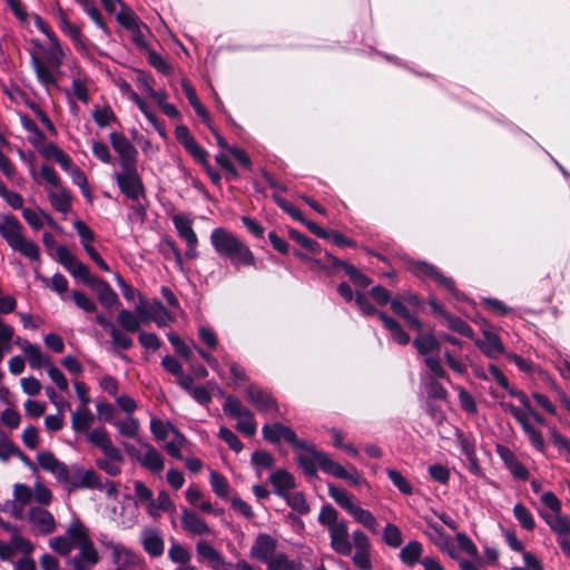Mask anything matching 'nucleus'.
Instances as JSON below:
<instances>
[{
	"instance_id": "6e6d98bb",
	"label": "nucleus",
	"mask_w": 570,
	"mask_h": 570,
	"mask_svg": "<svg viewBox=\"0 0 570 570\" xmlns=\"http://www.w3.org/2000/svg\"><path fill=\"white\" fill-rule=\"evenodd\" d=\"M168 558L175 563L187 564L190 561V553L184 546L173 541L168 550Z\"/></svg>"
},
{
	"instance_id": "603ef678",
	"label": "nucleus",
	"mask_w": 570,
	"mask_h": 570,
	"mask_svg": "<svg viewBox=\"0 0 570 570\" xmlns=\"http://www.w3.org/2000/svg\"><path fill=\"white\" fill-rule=\"evenodd\" d=\"M386 473L389 475L390 481L393 483L397 490L405 494L411 495L413 493V488L410 482L403 476V474L394 469H387Z\"/></svg>"
},
{
	"instance_id": "412c9836",
	"label": "nucleus",
	"mask_w": 570,
	"mask_h": 570,
	"mask_svg": "<svg viewBox=\"0 0 570 570\" xmlns=\"http://www.w3.org/2000/svg\"><path fill=\"white\" fill-rule=\"evenodd\" d=\"M181 524L185 530L193 534L204 535L210 533V528L204 519H202L195 511L184 509L181 515Z\"/></svg>"
},
{
	"instance_id": "f257e3e1",
	"label": "nucleus",
	"mask_w": 570,
	"mask_h": 570,
	"mask_svg": "<svg viewBox=\"0 0 570 570\" xmlns=\"http://www.w3.org/2000/svg\"><path fill=\"white\" fill-rule=\"evenodd\" d=\"M210 244L215 252L230 262L235 269L240 267L256 268V257L247 244L224 227L213 229Z\"/></svg>"
},
{
	"instance_id": "338daca9",
	"label": "nucleus",
	"mask_w": 570,
	"mask_h": 570,
	"mask_svg": "<svg viewBox=\"0 0 570 570\" xmlns=\"http://www.w3.org/2000/svg\"><path fill=\"white\" fill-rule=\"evenodd\" d=\"M87 440L91 444L101 450H104L108 445V443L111 442L108 432L102 428L94 429L92 431H90L87 434Z\"/></svg>"
},
{
	"instance_id": "aec40b11",
	"label": "nucleus",
	"mask_w": 570,
	"mask_h": 570,
	"mask_svg": "<svg viewBox=\"0 0 570 570\" xmlns=\"http://www.w3.org/2000/svg\"><path fill=\"white\" fill-rule=\"evenodd\" d=\"M269 482L275 488V493L279 498H285L289 494V490L295 488L294 476L284 469H279L269 475Z\"/></svg>"
},
{
	"instance_id": "052dcab7",
	"label": "nucleus",
	"mask_w": 570,
	"mask_h": 570,
	"mask_svg": "<svg viewBox=\"0 0 570 570\" xmlns=\"http://www.w3.org/2000/svg\"><path fill=\"white\" fill-rule=\"evenodd\" d=\"M338 512L332 504H325L322 507L321 512L318 514V522L323 527H333L337 524L340 521L337 520Z\"/></svg>"
},
{
	"instance_id": "f03ea898",
	"label": "nucleus",
	"mask_w": 570,
	"mask_h": 570,
	"mask_svg": "<svg viewBox=\"0 0 570 570\" xmlns=\"http://www.w3.org/2000/svg\"><path fill=\"white\" fill-rule=\"evenodd\" d=\"M293 255L303 262H313L321 271L328 275H335L340 271H343L356 287L366 288L372 283V278L362 273L357 267L337 258L328 252H325L324 257L320 258H311L299 249H294Z\"/></svg>"
},
{
	"instance_id": "f704fd0d",
	"label": "nucleus",
	"mask_w": 570,
	"mask_h": 570,
	"mask_svg": "<svg viewBox=\"0 0 570 570\" xmlns=\"http://www.w3.org/2000/svg\"><path fill=\"white\" fill-rule=\"evenodd\" d=\"M413 346L420 355H428L432 352L439 351L441 347L440 341L432 334L420 335L413 340Z\"/></svg>"
},
{
	"instance_id": "ea45409f",
	"label": "nucleus",
	"mask_w": 570,
	"mask_h": 570,
	"mask_svg": "<svg viewBox=\"0 0 570 570\" xmlns=\"http://www.w3.org/2000/svg\"><path fill=\"white\" fill-rule=\"evenodd\" d=\"M139 317V315H135L131 311L122 308L117 315V323L124 331L136 333L140 328Z\"/></svg>"
},
{
	"instance_id": "5fc2aeb1",
	"label": "nucleus",
	"mask_w": 570,
	"mask_h": 570,
	"mask_svg": "<svg viewBox=\"0 0 570 570\" xmlns=\"http://www.w3.org/2000/svg\"><path fill=\"white\" fill-rule=\"evenodd\" d=\"M82 10L91 18V20L95 22V24L106 35V36H110L111 35V31L109 29V27L106 24V22L104 21V18L100 13V11L97 9V7L95 6V1L86 4V6H82L81 7Z\"/></svg>"
},
{
	"instance_id": "4d7b16f0",
	"label": "nucleus",
	"mask_w": 570,
	"mask_h": 570,
	"mask_svg": "<svg viewBox=\"0 0 570 570\" xmlns=\"http://www.w3.org/2000/svg\"><path fill=\"white\" fill-rule=\"evenodd\" d=\"M321 470L330 475L342 479L346 478V469L340 463L333 461L327 454L323 456V461H321Z\"/></svg>"
},
{
	"instance_id": "bf43d9fd",
	"label": "nucleus",
	"mask_w": 570,
	"mask_h": 570,
	"mask_svg": "<svg viewBox=\"0 0 570 570\" xmlns=\"http://www.w3.org/2000/svg\"><path fill=\"white\" fill-rule=\"evenodd\" d=\"M500 405L505 412H509L518 421L524 433L532 426V424L529 422L528 415L514 404L502 402Z\"/></svg>"
},
{
	"instance_id": "72a5a7b5",
	"label": "nucleus",
	"mask_w": 570,
	"mask_h": 570,
	"mask_svg": "<svg viewBox=\"0 0 570 570\" xmlns=\"http://www.w3.org/2000/svg\"><path fill=\"white\" fill-rule=\"evenodd\" d=\"M68 533L70 537L69 540L72 542V547L80 548V547H85L87 544H94V542L89 538L87 529L83 527V524L79 520L73 521L70 524V527L68 529Z\"/></svg>"
},
{
	"instance_id": "f8f14e48",
	"label": "nucleus",
	"mask_w": 570,
	"mask_h": 570,
	"mask_svg": "<svg viewBox=\"0 0 570 570\" xmlns=\"http://www.w3.org/2000/svg\"><path fill=\"white\" fill-rule=\"evenodd\" d=\"M263 438L273 444H276L284 439L292 446H303V443L299 442V438L296 433L287 425L282 423L274 424H265L262 429Z\"/></svg>"
},
{
	"instance_id": "09e8293b",
	"label": "nucleus",
	"mask_w": 570,
	"mask_h": 570,
	"mask_svg": "<svg viewBox=\"0 0 570 570\" xmlns=\"http://www.w3.org/2000/svg\"><path fill=\"white\" fill-rule=\"evenodd\" d=\"M49 200L57 212L66 214L70 209L71 194L68 189L62 188L58 194L51 193Z\"/></svg>"
},
{
	"instance_id": "2eb2a0df",
	"label": "nucleus",
	"mask_w": 570,
	"mask_h": 570,
	"mask_svg": "<svg viewBox=\"0 0 570 570\" xmlns=\"http://www.w3.org/2000/svg\"><path fill=\"white\" fill-rule=\"evenodd\" d=\"M276 547L277 542L272 535L259 533L250 548V557L267 562L273 558Z\"/></svg>"
},
{
	"instance_id": "ddd939ff",
	"label": "nucleus",
	"mask_w": 570,
	"mask_h": 570,
	"mask_svg": "<svg viewBox=\"0 0 570 570\" xmlns=\"http://www.w3.org/2000/svg\"><path fill=\"white\" fill-rule=\"evenodd\" d=\"M56 9L59 19L58 24L60 30L72 40L75 47L79 52L86 51V38L83 37L80 27L73 24L69 20L66 11L60 7L59 2H57Z\"/></svg>"
},
{
	"instance_id": "cd10ccee",
	"label": "nucleus",
	"mask_w": 570,
	"mask_h": 570,
	"mask_svg": "<svg viewBox=\"0 0 570 570\" xmlns=\"http://www.w3.org/2000/svg\"><path fill=\"white\" fill-rule=\"evenodd\" d=\"M423 553V546L420 541L412 540L409 541L400 551L399 558L400 560L406 564L407 567H413L417 562H421Z\"/></svg>"
},
{
	"instance_id": "7ed1b4c3",
	"label": "nucleus",
	"mask_w": 570,
	"mask_h": 570,
	"mask_svg": "<svg viewBox=\"0 0 570 570\" xmlns=\"http://www.w3.org/2000/svg\"><path fill=\"white\" fill-rule=\"evenodd\" d=\"M50 48L45 53V60H41L36 53L31 55V65L36 72V76L41 85L45 87L56 86L57 79L51 69H58L63 61L65 52L61 48L59 38L56 40H49Z\"/></svg>"
},
{
	"instance_id": "0eeeda50",
	"label": "nucleus",
	"mask_w": 570,
	"mask_h": 570,
	"mask_svg": "<svg viewBox=\"0 0 570 570\" xmlns=\"http://www.w3.org/2000/svg\"><path fill=\"white\" fill-rule=\"evenodd\" d=\"M109 140L112 149L119 156L120 167L137 165L139 153L134 144H131L122 132H110Z\"/></svg>"
},
{
	"instance_id": "680f3d73",
	"label": "nucleus",
	"mask_w": 570,
	"mask_h": 570,
	"mask_svg": "<svg viewBox=\"0 0 570 570\" xmlns=\"http://www.w3.org/2000/svg\"><path fill=\"white\" fill-rule=\"evenodd\" d=\"M135 492L136 495L142 502H149L148 512L150 515L156 517V512L154 511L156 502L153 500V491L144 484L141 481H135Z\"/></svg>"
},
{
	"instance_id": "864d4df0",
	"label": "nucleus",
	"mask_w": 570,
	"mask_h": 570,
	"mask_svg": "<svg viewBox=\"0 0 570 570\" xmlns=\"http://www.w3.org/2000/svg\"><path fill=\"white\" fill-rule=\"evenodd\" d=\"M383 540L391 548L401 547L403 537L399 527L393 523H387L383 530Z\"/></svg>"
},
{
	"instance_id": "de8ad7c7",
	"label": "nucleus",
	"mask_w": 570,
	"mask_h": 570,
	"mask_svg": "<svg viewBox=\"0 0 570 570\" xmlns=\"http://www.w3.org/2000/svg\"><path fill=\"white\" fill-rule=\"evenodd\" d=\"M424 389L429 400L444 401L449 395L446 389L432 376H429L425 381Z\"/></svg>"
},
{
	"instance_id": "9d476101",
	"label": "nucleus",
	"mask_w": 570,
	"mask_h": 570,
	"mask_svg": "<svg viewBox=\"0 0 570 570\" xmlns=\"http://www.w3.org/2000/svg\"><path fill=\"white\" fill-rule=\"evenodd\" d=\"M37 460L39 465L48 472L55 474L58 482L63 483L66 485L69 484L71 473L68 465L61 461H59L55 454L50 451H43L38 453Z\"/></svg>"
},
{
	"instance_id": "393cba45",
	"label": "nucleus",
	"mask_w": 570,
	"mask_h": 570,
	"mask_svg": "<svg viewBox=\"0 0 570 570\" xmlns=\"http://www.w3.org/2000/svg\"><path fill=\"white\" fill-rule=\"evenodd\" d=\"M379 318L397 344L406 345L410 343V335L402 328L401 324L396 320L389 316L385 312H381L379 314Z\"/></svg>"
},
{
	"instance_id": "58836bf2",
	"label": "nucleus",
	"mask_w": 570,
	"mask_h": 570,
	"mask_svg": "<svg viewBox=\"0 0 570 570\" xmlns=\"http://www.w3.org/2000/svg\"><path fill=\"white\" fill-rule=\"evenodd\" d=\"M23 352L32 368H40L42 366L47 367V360H50V357L43 355L38 345L26 342V345L23 346Z\"/></svg>"
},
{
	"instance_id": "20e7f679",
	"label": "nucleus",
	"mask_w": 570,
	"mask_h": 570,
	"mask_svg": "<svg viewBox=\"0 0 570 570\" xmlns=\"http://www.w3.org/2000/svg\"><path fill=\"white\" fill-rule=\"evenodd\" d=\"M407 269L422 281H434L439 286L445 288L454 298L462 301L464 294L456 288L455 281L442 274L434 265L425 261L409 259L406 262Z\"/></svg>"
},
{
	"instance_id": "4468645a",
	"label": "nucleus",
	"mask_w": 570,
	"mask_h": 570,
	"mask_svg": "<svg viewBox=\"0 0 570 570\" xmlns=\"http://www.w3.org/2000/svg\"><path fill=\"white\" fill-rule=\"evenodd\" d=\"M247 400L259 411V412H269L272 410L277 409V402L273 397V395L266 391L261 389L255 384H250L245 390Z\"/></svg>"
},
{
	"instance_id": "e2e57ef3",
	"label": "nucleus",
	"mask_w": 570,
	"mask_h": 570,
	"mask_svg": "<svg viewBox=\"0 0 570 570\" xmlns=\"http://www.w3.org/2000/svg\"><path fill=\"white\" fill-rule=\"evenodd\" d=\"M216 163L226 171V179L227 180H237L239 179V173L236 169L233 161L229 159V157L224 154L219 153L215 156Z\"/></svg>"
},
{
	"instance_id": "79ce46f5",
	"label": "nucleus",
	"mask_w": 570,
	"mask_h": 570,
	"mask_svg": "<svg viewBox=\"0 0 570 570\" xmlns=\"http://www.w3.org/2000/svg\"><path fill=\"white\" fill-rule=\"evenodd\" d=\"M288 236L292 240L296 242L311 254L316 255L322 253L321 245L316 240L304 235L302 232L291 228L288 230Z\"/></svg>"
},
{
	"instance_id": "f3484780",
	"label": "nucleus",
	"mask_w": 570,
	"mask_h": 570,
	"mask_svg": "<svg viewBox=\"0 0 570 570\" xmlns=\"http://www.w3.org/2000/svg\"><path fill=\"white\" fill-rule=\"evenodd\" d=\"M150 311L153 315H150L146 307L137 306L136 312L140 316L141 320L146 321L153 318V321L159 326H164L166 321L174 322V315L165 307V305L159 299H154Z\"/></svg>"
},
{
	"instance_id": "49530a36",
	"label": "nucleus",
	"mask_w": 570,
	"mask_h": 570,
	"mask_svg": "<svg viewBox=\"0 0 570 570\" xmlns=\"http://www.w3.org/2000/svg\"><path fill=\"white\" fill-rule=\"evenodd\" d=\"M358 523L363 524L370 531H376V519L371 513V511L365 510L361 507L354 505L353 509L348 512Z\"/></svg>"
},
{
	"instance_id": "bb28decb",
	"label": "nucleus",
	"mask_w": 570,
	"mask_h": 570,
	"mask_svg": "<svg viewBox=\"0 0 570 570\" xmlns=\"http://www.w3.org/2000/svg\"><path fill=\"white\" fill-rule=\"evenodd\" d=\"M390 304H391L392 312L394 314H396L397 316L404 318L411 328H413L420 333L423 331L422 322L420 321L419 317H416L415 315H413L412 313L409 312V309L402 298H400V299L392 298L390 301Z\"/></svg>"
},
{
	"instance_id": "3c124183",
	"label": "nucleus",
	"mask_w": 570,
	"mask_h": 570,
	"mask_svg": "<svg viewBox=\"0 0 570 570\" xmlns=\"http://www.w3.org/2000/svg\"><path fill=\"white\" fill-rule=\"evenodd\" d=\"M283 499L297 513L304 515L309 512V504L307 503L303 492L289 493Z\"/></svg>"
},
{
	"instance_id": "39448f33",
	"label": "nucleus",
	"mask_w": 570,
	"mask_h": 570,
	"mask_svg": "<svg viewBox=\"0 0 570 570\" xmlns=\"http://www.w3.org/2000/svg\"><path fill=\"white\" fill-rule=\"evenodd\" d=\"M121 171L114 174L115 180L120 193L131 202H138L146 198V188L141 176L137 170V165L120 167Z\"/></svg>"
},
{
	"instance_id": "e433bc0d",
	"label": "nucleus",
	"mask_w": 570,
	"mask_h": 570,
	"mask_svg": "<svg viewBox=\"0 0 570 570\" xmlns=\"http://www.w3.org/2000/svg\"><path fill=\"white\" fill-rule=\"evenodd\" d=\"M11 248L30 261H40L39 246L35 242L26 239L23 235L14 244H11Z\"/></svg>"
},
{
	"instance_id": "a211bd4d",
	"label": "nucleus",
	"mask_w": 570,
	"mask_h": 570,
	"mask_svg": "<svg viewBox=\"0 0 570 570\" xmlns=\"http://www.w3.org/2000/svg\"><path fill=\"white\" fill-rule=\"evenodd\" d=\"M141 546L151 558L164 554L165 543L158 530L149 528L141 532Z\"/></svg>"
},
{
	"instance_id": "c03bdc74",
	"label": "nucleus",
	"mask_w": 570,
	"mask_h": 570,
	"mask_svg": "<svg viewBox=\"0 0 570 570\" xmlns=\"http://www.w3.org/2000/svg\"><path fill=\"white\" fill-rule=\"evenodd\" d=\"M514 518L519 524L527 531H532L535 528V521L530 510L522 503H517L513 508Z\"/></svg>"
},
{
	"instance_id": "473e14b6",
	"label": "nucleus",
	"mask_w": 570,
	"mask_h": 570,
	"mask_svg": "<svg viewBox=\"0 0 570 570\" xmlns=\"http://www.w3.org/2000/svg\"><path fill=\"white\" fill-rule=\"evenodd\" d=\"M117 22L127 31L136 29L142 21L127 3H121V9L116 12Z\"/></svg>"
},
{
	"instance_id": "774afa93",
	"label": "nucleus",
	"mask_w": 570,
	"mask_h": 570,
	"mask_svg": "<svg viewBox=\"0 0 570 570\" xmlns=\"http://www.w3.org/2000/svg\"><path fill=\"white\" fill-rule=\"evenodd\" d=\"M69 175H70V177L72 179V183L75 185H77L81 189L83 196L90 198L91 197V190H90V187H89V184H88L87 176L83 173V170L76 166L69 173Z\"/></svg>"
},
{
	"instance_id": "5701e85b",
	"label": "nucleus",
	"mask_w": 570,
	"mask_h": 570,
	"mask_svg": "<svg viewBox=\"0 0 570 570\" xmlns=\"http://www.w3.org/2000/svg\"><path fill=\"white\" fill-rule=\"evenodd\" d=\"M196 551L200 559L209 562L213 570H220L222 566H226L223 554L206 541H199Z\"/></svg>"
},
{
	"instance_id": "2f4dec72",
	"label": "nucleus",
	"mask_w": 570,
	"mask_h": 570,
	"mask_svg": "<svg viewBox=\"0 0 570 570\" xmlns=\"http://www.w3.org/2000/svg\"><path fill=\"white\" fill-rule=\"evenodd\" d=\"M173 223L178 233V236L186 243L198 242V237L193 229V220L190 218L183 215H175L173 217Z\"/></svg>"
},
{
	"instance_id": "0e129e2a",
	"label": "nucleus",
	"mask_w": 570,
	"mask_h": 570,
	"mask_svg": "<svg viewBox=\"0 0 570 570\" xmlns=\"http://www.w3.org/2000/svg\"><path fill=\"white\" fill-rule=\"evenodd\" d=\"M250 462L255 468L271 469L274 465V456L264 450H256L252 453Z\"/></svg>"
},
{
	"instance_id": "c756f323",
	"label": "nucleus",
	"mask_w": 570,
	"mask_h": 570,
	"mask_svg": "<svg viewBox=\"0 0 570 570\" xmlns=\"http://www.w3.org/2000/svg\"><path fill=\"white\" fill-rule=\"evenodd\" d=\"M142 445L147 448V452L140 463L153 473L161 472L165 466L161 454L150 443H142Z\"/></svg>"
},
{
	"instance_id": "c85d7f7f",
	"label": "nucleus",
	"mask_w": 570,
	"mask_h": 570,
	"mask_svg": "<svg viewBox=\"0 0 570 570\" xmlns=\"http://www.w3.org/2000/svg\"><path fill=\"white\" fill-rule=\"evenodd\" d=\"M542 519L558 534H570V517L559 513L540 512Z\"/></svg>"
},
{
	"instance_id": "6e6552de",
	"label": "nucleus",
	"mask_w": 570,
	"mask_h": 570,
	"mask_svg": "<svg viewBox=\"0 0 570 570\" xmlns=\"http://www.w3.org/2000/svg\"><path fill=\"white\" fill-rule=\"evenodd\" d=\"M175 137L197 164L203 166L208 163V151L197 142L186 125L176 127Z\"/></svg>"
},
{
	"instance_id": "c9c22d12",
	"label": "nucleus",
	"mask_w": 570,
	"mask_h": 570,
	"mask_svg": "<svg viewBox=\"0 0 570 570\" xmlns=\"http://www.w3.org/2000/svg\"><path fill=\"white\" fill-rule=\"evenodd\" d=\"M92 421L94 415L90 410L86 406H81L72 413L71 426L76 432H86Z\"/></svg>"
},
{
	"instance_id": "423d86ee",
	"label": "nucleus",
	"mask_w": 570,
	"mask_h": 570,
	"mask_svg": "<svg viewBox=\"0 0 570 570\" xmlns=\"http://www.w3.org/2000/svg\"><path fill=\"white\" fill-rule=\"evenodd\" d=\"M299 442L303 443V446H293L304 451L296 455L297 463L305 475L316 478L317 466L321 469V461H323V456H326V452L318 450L314 443L303 439H299Z\"/></svg>"
},
{
	"instance_id": "7c9ffc66",
	"label": "nucleus",
	"mask_w": 570,
	"mask_h": 570,
	"mask_svg": "<svg viewBox=\"0 0 570 570\" xmlns=\"http://www.w3.org/2000/svg\"><path fill=\"white\" fill-rule=\"evenodd\" d=\"M223 411L232 419L253 417V412L245 407L239 399L234 395H228L223 404Z\"/></svg>"
},
{
	"instance_id": "a18cd8bd",
	"label": "nucleus",
	"mask_w": 570,
	"mask_h": 570,
	"mask_svg": "<svg viewBox=\"0 0 570 570\" xmlns=\"http://www.w3.org/2000/svg\"><path fill=\"white\" fill-rule=\"evenodd\" d=\"M210 485L217 497L227 499L230 490V485L227 479L218 471H212L209 475Z\"/></svg>"
},
{
	"instance_id": "4c0bfd02",
	"label": "nucleus",
	"mask_w": 570,
	"mask_h": 570,
	"mask_svg": "<svg viewBox=\"0 0 570 570\" xmlns=\"http://www.w3.org/2000/svg\"><path fill=\"white\" fill-rule=\"evenodd\" d=\"M444 321L446 322V326L450 331L455 332L468 338L474 337L473 328L461 317L454 316L452 314H446Z\"/></svg>"
},
{
	"instance_id": "a19ab883",
	"label": "nucleus",
	"mask_w": 570,
	"mask_h": 570,
	"mask_svg": "<svg viewBox=\"0 0 570 570\" xmlns=\"http://www.w3.org/2000/svg\"><path fill=\"white\" fill-rule=\"evenodd\" d=\"M328 494L347 513L355 505L352 502V495L346 490L338 488L333 483H328Z\"/></svg>"
},
{
	"instance_id": "4be33fe9",
	"label": "nucleus",
	"mask_w": 570,
	"mask_h": 570,
	"mask_svg": "<svg viewBox=\"0 0 570 570\" xmlns=\"http://www.w3.org/2000/svg\"><path fill=\"white\" fill-rule=\"evenodd\" d=\"M484 342L481 340L475 341V345L488 356L495 357V354L504 352V346L501 338L489 330H482Z\"/></svg>"
},
{
	"instance_id": "b1692460",
	"label": "nucleus",
	"mask_w": 570,
	"mask_h": 570,
	"mask_svg": "<svg viewBox=\"0 0 570 570\" xmlns=\"http://www.w3.org/2000/svg\"><path fill=\"white\" fill-rule=\"evenodd\" d=\"M29 521L38 524L43 534H50L55 531V518L48 510L41 508H32L29 512Z\"/></svg>"
},
{
	"instance_id": "9b49d317",
	"label": "nucleus",
	"mask_w": 570,
	"mask_h": 570,
	"mask_svg": "<svg viewBox=\"0 0 570 570\" xmlns=\"http://www.w3.org/2000/svg\"><path fill=\"white\" fill-rule=\"evenodd\" d=\"M331 548L336 553L348 557L352 553V544L348 540V522L341 520L337 524L330 527Z\"/></svg>"
},
{
	"instance_id": "69168bd1",
	"label": "nucleus",
	"mask_w": 570,
	"mask_h": 570,
	"mask_svg": "<svg viewBox=\"0 0 570 570\" xmlns=\"http://www.w3.org/2000/svg\"><path fill=\"white\" fill-rule=\"evenodd\" d=\"M167 338L175 348L176 353L181 357L189 360L191 356V351L189 346L184 342V340L175 332L167 333Z\"/></svg>"
},
{
	"instance_id": "1a4fd4ad",
	"label": "nucleus",
	"mask_w": 570,
	"mask_h": 570,
	"mask_svg": "<svg viewBox=\"0 0 570 570\" xmlns=\"http://www.w3.org/2000/svg\"><path fill=\"white\" fill-rule=\"evenodd\" d=\"M69 491L79 489L101 490L104 484L101 476L92 469L83 470L81 466H72L71 478L68 484Z\"/></svg>"
},
{
	"instance_id": "a878e982",
	"label": "nucleus",
	"mask_w": 570,
	"mask_h": 570,
	"mask_svg": "<svg viewBox=\"0 0 570 570\" xmlns=\"http://www.w3.org/2000/svg\"><path fill=\"white\" fill-rule=\"evenodd\" d=\"M97 291L99 302L107 308H111L115 305H119L120 301L117 293L112 289L108 282L102 278H98L94 285Z\"/></svg>"
},
{
	"instance_id": "6ab92c4d",
	"label": "nucleus",
	"mask_w": 570,
	"mask_h": 570,
	"mask_svg": "<svg viewBox=\"0 0 570 570\" xmlns=\"http://www.w3.org/2000/svg\"><path fill=\"white\" fill-rule=\"evenodd\" d=\"M22 224L12 214L4 215L2 222H0V235L10 247L22 236Z\"/></svg>"
},
{
	"instance_id": "dca6fc26",
	"label": "nucleus",
	"mask_w": 570,
	"mask_h": 570,
	"mask_svg": "<svg viewBox=\"0 0 570 570\" xmlns=\"http://www.w3.org/2000/svg\"><path fill=\"white\" fill-rule=\"evenodd\" d=\"M79 553L68 560V563L73 567V570H92L99 562L100 557L94 544L80 547Z\"/></svg>"
},
{
	"instance_id": "8fccbe9b",
	"label": "nucleus",
	"mask_w": 570,
	"mask_h": 570,
	"mask_svg": "<svg viewBox=\"0 0 570 570\" xmlns=\"http://www.w3.org/2000/svg\"><path fill=\"white\" fill-rule=\"evenodd\" d=\"M92 118L98 127L105 128L110 122H118V118L109 106L96 107L92 110Z\"/></svg>"
},
{
	"instance_id": "37998d69",
	"label": "nucleus",
	"mask_w": 570,
	"mask_h": 570,
	"mask_svg": "<svg viewBox=\"0 0 570 570\" xmlns=\"http://www.w3.org/2000/svg\"><path fill=\"white\" fill-rule=\"evenodd\" d=\"M67 271L76 278H80L86 285L91 286L99 278L90 274L87 265L82 264L78 258L67 268Z\"/></svg>"
},
{
	"instance_id": "13d9d810",
	"label": "nucleus",
	"mask_w": 570,
	"mask_h": 570,
	"mask_svg": "<svg viewBox=\"0 0 570 570\" xmlns=\"http://www.w3.org/2000/svg\"><path fill=\"white\" fill-rule=\"evenodd\" d=\"M218 436L236 453H239L244 449V444L239 438L226 426H220Z\"/></svg>"
}]
</instances>
